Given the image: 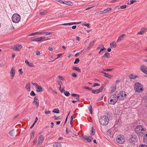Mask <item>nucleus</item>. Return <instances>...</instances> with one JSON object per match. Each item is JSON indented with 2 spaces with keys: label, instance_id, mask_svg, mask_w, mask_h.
Wrapping results in <instances>:
<instances>
[{
  "label": "nucleus",
  "instance_id": "nucleus-1",
  "mask_svg": "<svg viewBox=\"0 0 147 147\" xmlns=\"http://www.w3.org/2000/svg\"><path fill=\"white\" fill-rule=\"evenodd\" d=\"M135 130L136 133L140 136H142L146 133V129L144 126L142 125L136 126Z\"/></svg>",
  "mask_w": 147,
  "mask_h": 147
},
{
  "label": "nucleus",
  "instance_id": "nucleus-2",
  "mask_svg": "<svg viewBox=\"0 0 147 147\" xmlns=\"http://www.w3.org/2000/svg\"><path fill=\"white\" fill-rule=\"evenodd\" d=\"M99 121L101 125H107L109 122V119L107 117L103 115L100 117Z\"/></svg>",
  "mask_w": 147,
  "mask_h": 147
},
{
  "label": "nucleus",
  "instance_id": "nucleus-3",
  "mask_svg": "<svg viewBox=\"0 0 147 147\" xmlns=\"http://www.w3.org/2000/svg\"><path fill=\"white\" fill-rule=\"evenodd\" d=\"M118 99L117 96L116 94H113L109 99V103L111 105H114L117 102Z\"/></svg>",
  "mask_w": 147,
  "mask_h": 147
},
{
  "label": "nucleus",
  "instance_id": "nucleus-4",
  "mask_svg": "<svg viewBox=\"0 0 147 147\" xmlns=\"http://www.w3.org/2000/svg\"><path fill=\"white\" fill-rule=\"evenodd\" d=\"M135 90L136 92H140L142 91L143 89L142 84L138 82L136 83L135 85Z\"/></svg>",
  "mask_w": 147,
  "mask_h": 147
},
{
  "label": "nucleus",
  "instance_id": "nucleus-5",
  "mask_svg": "<svg viewBox=\"0 0 147 147\" xmlns=\"http://www.w3.org/2000/svg\"><path fill=\"white\" fill-rule=\"evenodd\" d=\"M21 18L20 15L18 13L13 14L12 17V20L15 23H18L20 20Z\"/></svg>",
  "mask_w": 147,
  "mask_h": 147
},
{
  "label": "nucleus",
  "instance_id": "nucleus-6",
  "mask_svg": "<svg viewBox=\"0 0 147 147\" xmlns=\"http://www.w3.org/2000/svg\"><path fill=\"white\" fill-rule=\"evenodd\" d=\"M126 96V94L125 93V92L121 91L118 93L117 96L118 99L121 100L124 99Z\"/></svg>",
  "mask_w": 147,
  "mask_h": 147
},
{
  "label": "nucleus",
  "instance_id": "nucleus-7",
  "mask_svg": "<svg viewBox=\"0 0 147 147\" xmlns=\"http://www.w3.org/2000/svg\"><path fill=\"white\" fill-rule=\"evenodd\" d=\"M124 136L122 135H118L116 140L117 142L119 144H122L124 142Z\"/></svg>",
  "mask_w": 147,
  "mask_h": 147
},
{
  "label": "nucleus",
  "instance_id": "nucleus-8",
  "mask_svg": "<svg viewBox=\"0 0 147 147\" xmlns=\"http://www.w3.org/2000/svg\"><path fill=\"white\" fill-rule=\"evenodd\" d=\"M22 48V46L21 45H15L11 47L12 49L17 51H20Z\"/></svg>",
  "mask_w": 147,
  "mask_h": 147
},
{
  "label": "nucleus",
  "instance_id": "nucleus-9",
  "mask_svg": "<svg viewBox=\"0 0 147 147\" xmlns=\"http://www.w3.org/2000/svg\"><path fill=\"white\" fill-rule=\"evenodd\" d=\"M15 69L14 67H13L11 69L10 72V78L11 80L13 79L15 75Z\"/></svg>",
  "mask_w": 147,
  "mask_h": 147
},
{
  "label": "nucleus",
  "instance_id": "nucleus-10",
  "mask_svg": "<svg viewBox=\"0 0 147 147\" xmlns=\"http://www.w3.org/2000/svg\"><path fill=\"white\" fill-rule=\"evenodd\" d=\"M82 138L85 140H86L88 142H90L93 139L92 136L88 137L87 136H82Z\"/></svg>",
  "mask_w": 147,
  "mask_h": 147
},
{
  "label": "nucleus",
  "instance_id": "nucleus-11",
  "mask_svg": "<svg viewBox=\"0 0 147 147\" xmlns=\"http://www.w3.org/2000/svg\"><path fill=\"white\" fill-rule=\"evenodd\" d=\"M44 138V136L43 135H40L39 137V142L37 144L38 146H40L42 145V142L43 139Z\"/></svg>",
  "mask_w": 147,
  "mask_h": 147
},
{
  "label": "nucleus",
  "instance_id": "nucleus-12",
  "mask_svg": "<svg viewBox=\"0 0 147 147\" xmlns=\"http://www.w3.org/2000/svg\"><path fill=\"white\" fill-rule=\"evenodd\" d=\"M141 70L145 74H147V67L143 65H142L140 68Z\"/></svg>",
  "mask_w": 147,
  "mask_h": 147
},
{
  "label": "nucleus",
  "instance_id": "nucleus-13",
  "mask_svg": "<svg viewBox=\"0 0 147 147\" xmlns=\"http://www.w3.org/2000/svg\"><path fill=\"white\" fill-rule=\"evenodd\" d=\"M33 103L34 105H36L37 107L38 106L39 102L38 101V99L36 97L34 98V100L33 102Z\"/></svg>",
  "mask_w": 147,
  "mask_h": 147
},
{
  "label": "nucleus",
  "instance_id": "nucleus-14",
  "mask_svg": "<svg viewBox=\"0 0 147 147\" xmlns=\"http://www.w3.org/2000/svg\"><path fill=\"white\" fill-rule=\"evenodd\" d=\"M111 9V7H109V8H106V9H104L103 11H100V14L106 13L108 12L109 11H110Z\"/></svg>",
  "mask_w": 147,
  "mask_h": 147
},
{
  "label": "nucleus",
  "instance_id": "nucleus-15",
  "mask_svg": "<svg viewBox=\"0 0 147 147\" xmlns=\"http://www.w3.org/2000/svg\"><path fill=\"white\" fill-rule=\"evenodd\" d=\"M105 85H102L100 88L97 89L99 93L105 91V90H104V87H105Z\"/></svg>",
  "mask_w": 147,
  "mask_h": 147
},
{
  "label": "nucleus",
  "instance_id": "nucleus-16",
  "mask_svg": "<svg viewBox=\"0 0 147 147\" xmlns=\"http://www.w3.org/2000/svg\"><path fill=\"white\" fill-rule=\"evenodd\" d=\"M25 88L28 91H30V83H28L25 87Z\"/></svg>",
  "mask_w": 147,
  "mask_h": 147
},
{
  "label": "nucleus",
  "instance_id": "nucleus-17",
  "mask_svg": "<svg viewBox=\"0 0 147 147\" xmlns=\"http://www.w3.org/2000/svg\"><path fill=\"white\" fill-rule=\"evenodd\" d=\"M94 41H93L92 42H91L90 43V44L89 46L88 47V48L86 50H90V48L93 46L94 44Z\"/></svg>",
  "mask_w": 147,
  "mask_h": 147
},
{
  "label": "nucleus",
  "instance_id": "nucleus-18",
  "mask_svg": "<svg viewBox=\"0 0 147 147\" xmlns=\"http://www.w3.org/2000/svg\"><path fill=\"white\" fill-rule=\"evenodd\" d=\"M25 62L27 64L29 67H33L34 66V65L32 63L29 62L27 60H26L25 61Z\"/></svg>",
  "mask_w": 147,
  "mask_h": 147
},
{
  "label": "nucleus",
  "instance_id": "nucleus-19",
  "mask_svg": "<svg viewBox=\"0 0 147 147\" xmlns=\"http://www.w3.org/2000/svg\"><path fill=\"white\" fill-rule=\"evenodd\" d=\"M116 88V86L115 85L113 86L111 88V93L114 92L115 91Z\"/></svg>",
  "mask_w": 147,
  "mask_h": 147
},
{
  "label": "nucleus",
  "instance_id": "nucleus-20",
  "mask_svg": "<svg viewBox=\"0 0 147 147\" xmlns=\"http://www.w3.org/2000/svg\"><path fill=\"white\" fill-rule=\"evenodd\" d=\"M74 24H76V22H71V23H65V24H61L62 25H64V26H70L71 25Z\"/></svg>",
  "mask_w": 147,
  "mask_h": 147
},
{
  "label": "nucleus",
  "instance_id": "nucleus-21",
  "mask_svg": "<svg viewBox=\"0 0 147 147\" xmlns=\"http://www.w3.org/2000/svg\"><path fill=\"white\" fill-rule=\"evenodd\" d=\"M125 35V34H123L121 35L117 39V42H119L120 41L123 39Z\"/></svg>",
  "mask_w": 147,
  "mask_h": 147
},
{
  "label": "nucleus",
  "instance_id": "nucleus-22",
  "mask_svg": "<svg viewBox=\"0 0 147 147\" xmlns=\"http://www.w3.org/2000/svg\"><path fill=\"white\" fill-rule=\"evenodd\" d=\"M38 40H38V41L42 42L44 41H45L46 40H47L48 39H45V38L44 37H38Z\"/></svg>",
  "mask_w": 147,
  "mask_h": 147
},
{
  "label": "nucleus",
  "instance_id": "nucleus-23",
  "mask_svg": "<svg viewBox=\"0 0 147 147\" xmlns=\"http://www.w3.org/2000/svg\"><path fill=\"white\" fill-rule=\"evenodd\" d=\"M110 46L111 48H112V47L115 48L117 46L116 42H112L110 44Z\"/></svg>",
  "mask_w": 147,
  "mask_h": 147
},
{
  "label": "nucleus",
  "instance_id": "nucleus-24",
  "mask_svg": "<svg viewBox=\"0 0 147 147\" xmlns=\"http://www.w3.org/2000/svg\"><path fill=\"white\" fill-rule=\"evenodd\" d=\"M72 69L73 70H76L78 72H80L81 71L80 69L78 67L75 66L73 67L72 68Z\"/></svg>",
  "mask_w": 147,
  "mask_h": 147
},
{
  "label": "nucleus",
  "instance_id": "nucleus-25",
  "mask_svg": "<svg viewBox=\"0 0 147 147\" xmlns=\"http://www.w3.org/2000/svg\"><path fill=\"white\" fill-rule=\"evenodd\" d=\"M143 140L144 143H147V134L144 136Z\"/></svg>",
  "mask_w": 147,
  "mask_h": 147
},
{
  "label": "nucleus",
  "instance_id": "nucleus-26",
  "mask_svg": "<svg viewBox=\"0 0 147 147\" xmlns=\"http://www.w3.org/2000/svg\"><path fill=\"white\" fill-rule=\"evenodd\" d=\"M31 40L32 41H38L39 40H38V37H32L31 38Z\"/></svg>",
  "mask_w": 147,
  "mask_h": 147
},
{
  "label": "nucleus",
  "instance_id": "nucleus-27",
  "mask_svg": "<svg viewBox=\"0 0 147 147\" xmlns=\"http://www.w3.org/2000/svg\"><path fill=\"white\" fill-rule=\"evenodd\" d=\"M36 88L37 89L36 91L38 92H40L42 90L41 87L39 86V85Z\"/></svg>",
  "mask_w": 147,
  "mask_h": 147
},
{
  "label": "nucleus",
  "instance_id": "nucleus-28",
  "mask_svg": "<svg viewBox=\"0 0 147 147\" xmlns=\"http://www.w3.org/2000/svg\"><path fill=\"white\" fill-rule=\"evenodd\" d=\"M110 56V53L107 52H106L102 57H105L107 58H109Z\"/></svg>",
  "mask_w": 147,
  "mask_h": 147
},
{
  "label": "nucleus",
  "instance_id": "nucleus-29",
  "mask_svg": "<svg viewBox=\"0 0 147 147\" xmlns=\"http://www.w3.org/2000/svg\"><path fill=\"white\" fill-rule=\"evenodd\" d=\"M61 146V143L60 142L56 143L53 145L54 147H60Z\"/></svg>",
  "mask_w": 147,
  "mask_h": 147
},
{
  "label": "nucleus",
  "instance_id": "nucleus-30",
  "mask_svg": "<svg viewBox=\"0 0 147 147\" xmlns=\"http://www.w3.org/2000/svg\"><path fill=\"white\" fill-rule=\"evenodd\" d=\"M129 78L132 79H134L138 77L137 76H135L133 75L132 74L131 75L129 76Z\"/></svg>",
  "mask_w": 147,
  "mask_h": 147
},
{
  "label": "nucleus",
  "instance_id": "nucleus-31",
  "mask_svg": "<svg viewBox=\"0 0 147 147\" xmlns=\"http://www.w3.org/2000/svg\"><path fill=\"white\" fill-rule=\"evenodd\" d=\"M53 112L56 113H59V111L58 109H55L53 110Z\"/></svg>",
  "mask_w": 147,
  "mask_h": 147
},
{
  "label": "nucleus",
  "instance_id": "nucleus-32",
  "mask_svg": "<svg viewBox=\"0 0 147 147\" xmlns=\"http://www.w3.org/2000/svg\"><path fill=\"white\" fill-rule=\"evenodd\" d=\"M92 92L94 94H98L99 93L98 92L97 89L94 90H92Z\"/></svg>",
  "mask_w": 147,
  "mask_h": 147
},
{
  "label": "nucleus",
  "instance_id": "nucleus-33",
  "mask_svg": "<svg viewBox=\"0 0 147 147\" xmlns=\"http://www.w3.org/2000/svg\"><path fill=\"white\" fill-rule=\"evenodd\" d=\"M79 58H77L75 59L74 63L75 64H78L79 62Z\"/></svg>",
  "mask_w": 147,
  "mask_h": 147
},
{
  "label": "nucleus",
  "instance_id": "nucleus-34",
  "mask_svg": "<svg viewBox=\"0 0 147 147\" xmlns=\"http://www.w3.org/2000/svg\"><path fill=\"white\" fill-rule=\"evenodd\" d=\"M105 76L106 77H107L109 79L111 78L112 77V76L106 73V74L105 75Z\"/></svg>",
  "mask_w": 147,
  "mask_h": 147
},
{
  "label": "nucleus",
  "instance_id": "nucleus-35",
  "mask_svg": "<svg viewBox=\"0 0 147 147\" xmlns=\"http://www.w3.org/2000/svg\"><path fill=\"white\" fill-rule=\"evenodd\" d=\"M88 109L91 114L92 113V107L90 105L88 108Z\"/></svg>",
  "mask_w": 147,
  "mask_h": 147
},
{
  "label": "nucleus",
  "instance_id": "nucleus-36",
  "mask_svg": "<svg viewBox=\"0 0 147 147\" xmlns=\"http://www.w3.org/2000/svg\"><path fill=\"white\" fill-rule=\"evenodd\" d=\"M141 30L143 31L144 33L147 31V28H143L141 29Z\"/></svg>",
  "mask_w": 147,
  "mask_h": 147
},
{
  "label": "nucleus",
  "instance_id": "nucleus-37",
  "mask_svg": "<svg viewBox=\"0 0 147 147\" xmlns=\"http://www.w3.org/2000/svg\"><path fill=\"white\" fill-rule=\"evenodd\" d=\"M64 94L65 95L67 96H69L70 93L68 91H65V92H64Z\"/></svg>",
  "mask_w": 147,
  "mask_h": 147
},
{
  "label": "nucleus",
  "instance_id": "nucleus-38",
  "mask_svg": "<svg viewBox=\"0 0 147 147\" xmlns=\"http://www.w3.org/2000/svg\"><path fill=\"white\" fill-rule=\"evenodd\" d=\"M84 89L88 90H92V88H91L89 87L88 86H85L84 88Z\"/></svg>",
  "mask_w": 147,
  "mask_h": 147
},
{
  "label": "nucleus",
  "instance_id": "nucleus-39",
  "mask_svg": "<svg viewBox=\"0 0 147 147\" xmlns=\"http://www.w3.org/2000/svg\"><path fill=\"white\" fill-rule=\"evenodd\" d=\"M134 137H135V136H134V135H132L131 136H130L129 138L131 139V140L132 141H134V139H132V138H134V139H135V138H134Z\"/></svg>",
  "mask_w": 147,
  "mask_h": 147
},
{
  "label": "nucleus",
  "instance_id": "nucleus-40",
  "mask_svg": "<svg viewBox=\"0 0 147 147\" xmlns=\"http://www.w3.org/2000/svg\"><path fill=\"white\" fill-rule=\"evenodd\" d=\"M13 131V130H12L11 131H10L9 133V134L10 136H14Z\"/></svg>",
  "mask_w": 147,
  "mask_h": 147
},
{
  "label": "nucleus",
  "instance_id": "nucleus-41",
  "mask_svg": "<svg viewBox=\"0 0 147 147\" xmlns=\"http://www.w3.org/2000/svg\"><path fill=\"white\" fill-rule=\"evenodd\" d=\"M144 33L143 32V31H142L141 30H140L137 33V35H138V34L142 35Z\"/></svg>",
  "mask_w": 147,
  "mask_h": 147
},
{
  "label": "nucleus",
  "instance_id": "nucleus-42",
  "mask_svg": "<svg viewBox=\"0 0 147 147\" xmlns=\"http://www.w3.org/2000/svg\"><path fill=\"white\" fill-rule=\"evenodd\" d=\"M44 34H45V35H49L51 34V33L50 32H43Z\"/></svg>",
  "mask_w": 147,
  "mask_h": 147
},
{
  "label": "nucleus",
  "instance_id": "nucleus-43",
  "mask_svg": "<svg viewBox=\"0 0 147 147\" xmlns=\"http://www.w3.org/2000/svg\"><path fill=\"white\" fill-rule=\"evenodd\" d=\"M32 84V85H34V86H35L36 87V88L38 86V85L36 83H34L33 82H31Z\"/></svg>",
  "mask_w": 147,
  "mask_h": 147
},
{
  "label": "nucleus",
  "instance_id": "nucleus-44",
  "mask_svg": "<svg viewBox=\"0 0 147 147\" xmlns=\"http://www.w3.org/2000/svg\"><path fill=\"white\" fill-rule=\"evenodd\" d=\"M30 94L31 96H34L35 95V94L33 91H32Z\"/></svg>",
  "mask_w": 147,
  "mask_h": 147
},
{
  "label": "nucleus",
  "instance_id": "nucleus-45",
  "mask_svg": "<svg viewBox=\"0 0 147 147\" xmlns=\"http://www.w3.org/2000/svg\"><path fill=\"white\" fill-rule=\"evenodd\" d=\"M71 76L74 77H77V75L74 73H73L72 74Z\"/></svg>",
  "mask_w": 147,
  "mask_h": 147
},
{
  "label": "nucleus",
  "instance_id": "nucleus-46",
  "mask_svg": "<svg viewBox=\"0 0 147 147\" xmlns=\"http://www.w3.org/2000/svg\"><path fill=\"white\" fill-rule=\"evenodd\" d=\"M139 147H147V146L146 144H142L140 145Z\"/></svg>",
  "mask_w": 147,
  "mask_h": 147
},
{
  "label": "nucleus",
  "instance_id": "nucleus-47",
  "mask_svg": "<svg viewBox=\"0 0 147 147\" xmlns=\"http://www.w3.org/2000/svg\"><path fill=\"white\" fill-rule=\"evenodd\" d=\"M73 119V116H72L71 117L70 121V123L71 125L72 124Z\"/></svg>",
  "mask_w": 147,
  "mask_h": 147
},
{
  "label": "nucleus",
  "instance_id": "nucleus-48",
  "mask_svg": "<svg viewBox=\"0 0 147 147\" xmlns=\"http://www.w3.org/2000/svg\"><path fill=\"white\" fill-rule=\"evenodd\" d=\"M137 1L136 0H131L130 1V4H133L134 2H136Z\"/></svg>",
  "mask_w": 147,
  "mask_h": 147
},
{
  "label": "nucleus",
  "instance_id": "nucleus-49",
  "mask_svg": "<svg viewBox=\"0 0 147 147\" xmlns=\"http://www.w3.org/2000/svg\"><path fill=\"white\" fill-rule=\"evenodd\" d=\"M45 113L46 114H50L51 113L50 111H45Z\"/></svg>",
  "mask_w": 147,
  "mask_h": 147
},
{
  "label": "nucleus",
  "instance_id": "nucleus-50",
  "mask_svg": "<svg viewBox=\"0 0 147 147\" xmlns=\"http://www.w3.org/2000/svg\"><path fill=\"white\" fill-rule=\"evenodd\" d=\"M99 85H100V84H98V83H95V84H94V85H93V87H96V86H99Z\"/></svg>",
  "mask_w": 147,
  "mask_h": 147
},
{
  "label": "nucleus",
  "instance_id": "nucleus-51",
  "mask_svg": "<svg viewBox=\"0 0 147 147\" xmlns=\"http://www.w3.org/2000/svg\"><path fill=\"white\" fill-rule=\"evenodd\" d=\"M126 7V5H125L123 6H122L120 7V8L121 9H125Z\"/></svg>",
  "mask_w": 147,
  "mask_h": 147
},
{
  "label": "nucleus",
  "instance_id": "nucleus-52",
  "mask_svg": "<svg viewBox=\"0 0 147 147\" xmlns=\"http://www.w3.org/2000/svg\"><path fill=\"white\" fill-rule=\"evenodd\" d=\"M34 131H33V132L32 133L31 136V138H33L34 137Z\"/></svg>",
  "mask_w": 147,
  "mask_h": 147
},
{
  "label": "nucleus",
  "instance_id": "nucleus-53",
  "mask_svg": "<svg viewBox=\"0 0 147 147\" xmlns=\"http://www.w3.org/2000/svg\"><path fill=\"white\" fill-rule=\"evenodd\" d=\"M58 84L59 85V86H61V85L62 84V83L61 81H57Z\"/></svg>",
  "mask_w": 147,
  "mask_h": 147
},
{
  "label": "nucleus",
  "instance_id": "nucleus-54",
  "mask_svg": "<svg viewBox=\"0 0 147 147\" xmlns=\"http://www.w3.org/2000/svg\"><path fill=\"white\" fill-rule=\"evenodd\" d=\"M22 69H20L18 70V71L20 73V75L22 74L23 73L22 72Z\"/></svg>",
  "mask_w": 147,
  "mask_h": 147
},
{
  "label": "nucleus",
  "instance_id": "nucleus-55",
  "mask_svg": "<svg viewBox=\"0 0 147 147\" xmlns=\"http://www.w3.org/2000/svg\"><path fill=\"white\" fill-rule=\"evenodd\" d=\"M78 95L76 94H72L71 96H72L76 97Z\"/></svg>",
  "mask_w": 147,
  "mask_h": 147
},
{
  "label": "nucleus",
  "instance_id": "nucleus-56",
  "mask_svg": "<svg viewBox=\"0 0 147 147\" xmlns=\"http://www.w3.org/2000/svg\"><path fill=\"white\" fill-rule=\"evenodd\" d=\"M58 78L59 79H61L62 80H64V78L61 76H58Z\"/></svg>",
  "mask_w": 147,
  "mask_h": 147
},
{
  "label": "nucleus",
  "instance_id": "nucleus-57",
  "mask_svg": "<svg viewBox=\"0 0 147 147\" xmlns=\"http://www.w3.org/2000/svg\"><path fill=\"white\" fill-rule=\"evenodd\" d=\"M54 119L55 120H58L60 118L59 117H57L55 116H54Z\"/></svg>",
  "mask_w": 147,
  "mask_h": 147
},
{
  "label": "nucleus",
  "instance_id": "nucleus-58",
  "mask_svg": "<svg viewBox=\"0 0 147 147\" xmlns=\"http://www.w3.org/2000/svg\"><path fill=\"white\" fill-rule=\"evenodd\" d=\"M32 34H33V36L37 35V34H39V32H35L34 33H33Z\"/></svg>",
  "mask_w": 147,
  "mask_h": 147
},
{
  "label": "nucleus",
  "instance_id": "nucleus-59",
  "mask_svg": "<svg viewBox=\"0 0 147 147\" xmlns=\"http://www.w3.org/2000/svg\"><path fill=\"white\" fill-rule=\"evenodd\" d=\"M94 134V130L93 129H92V132L91 134V135H93Z\"/></svg>",
  "mask_w": 147,
  "mask_h": 147
},
{
  "label": "nucleus",
  "instance_id": "nucleus-60",
  "mask_svg": "<svg viewBox=\"0 0 147 147\" xmlns=\"http://www.w3.org/2000/svg\"><path fill=\"white\" fill-rule=\"evenodd\" d=\"M86 26H87L88 28H90V24H86L85 25H84Z\"/></svg>",
  "mask_w": 147,
  "mask_h": 147
},
{
  "label": "nucleus",
  "instance_id": "nucleus-61",
  "mask_svg": "<svg viewBox=\"0 0 147 147\" xmlns=\"http://www.w3.org/2000/svg\"><path fill=\"white\" fill-rule=\"evenodd\" d=\"M76 99L77 100H76L77 101H78L79 100V96L78 95V96H76Z\"/></svg>",
  "mask_w": 147,
  "mask_h": 147
},
{
  "label": "nucleus",
  "instance_id": "nucleus-62",
  "mask_svg": "<svg viewBox=\"0 0 147 147\" xmlns=\"http://www.w3.org/2000/svg\"><path fill=\"white\" fill-rule=\"evenodd\" d=\"M36 54L37 55H40V52L39 51H37L36 52Z\"/></svg>",
  "mask_w": 147,
  "mask_h": 147
},
{
  "label": "nucleus",
  "instance_id": "nucleus-63",
  "mask_svg": "<svg viewBox=\"0 0 147 147\" xmlns=\"http://www.w3.org/2000/svg\"><path fill=\"white\" fill-rule=\"evenodd\" d=\"M66 133L68 134L69 133L70 131L69 130H68L67 128L66 129Z\"/></svg>",
  "mask_w": 147,
  "mask_h": 147
},
{
  "label": "nucleus",
  "instance_id": "nucleus-64",
  "mask_svg": "<svg viewBox=\"0 0 147 147\" xmlns=\"http://www.w3.org/2000/svg\"><path fill=\"white\" fill-rule=\"evenodd\" d=\"M38 120V117H37L35 119V120L34 122V123H36V122H37V121Z\"/></svg>",
  "mask_w": 147,
  "mask_h": 147
}]
</instances>
